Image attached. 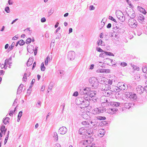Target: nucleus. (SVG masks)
<instances>
[{
  "label": "nucleus",
  "mask_w": 147,
  "mask_h": 147,
  "mask_svg": "<svg viewBox=\"0 0 147 147\" xmlns=\"http://www.w3.org/2000/svg\"><path fill=\"white\" fill-rule=\"evenodd\" d=\"M107 95H104L100 97V102L102 106H111L117 107L120 106V103L115 102H112L110 101L109 98H108Z\"/></svg>",
  "instance_id": "nucleus-1"
},
{
  "label": "nucleus",
  "mask_w": 147,
  "mask_h": 147,
  "mask_svg": "<svg viewBox=\"0 0 147 147\" xmlns=\"http://www.w3.org/2000/svg\"><path fill=\"white\" fill-rule=\"evenodd\" d=\"M76 103L77 105L80 104L83 105L84 107H83L84 110L86 109V107H88L90 104V102L88 100L87 97H84V96H81L78 97L76 100Z\"/></svg>",
  "instance_id": "nucleus-2"
},
{
  "label": "nucleus",
  "mask_w": 147,
  "mask_h": 147,
  "mask_svg": "<svg viewBox=\"0 0 147 147\" xmlns=\"http://www.w3.org/2000/svg\"><path fill=\"white\" fill-rule=\"evenodd\" d=\"M101 90L104 95L107 96H111L113 95V91L110 90L111 86L107 84L103 85L101 88Z\"/></svg>",
  "instance_id": "nucleus-3"
},
{
  "label": "nucleus",
  "mask_w": 147,
  "mask_h": 147,
  "mask_svg": "<svg viewBox=\"0 0 147 147\" xmlns=\"http://www.w3.org/2000/svg\"><path fill=\"white\" fill-rule=\"evenodd\" d=\"M93 138L92 137H88L81 141V143L84 145H87V146L92 145V147H94L95 144H92L93 141Z\"/></svg>",
  "instance_id": "nucleus-4"
},
{
  "label": "nucleus",
  "mask_w": 147,
  "mask_h": 147,
  "mask_svg": "<svg viewBox=\"0 0 147 147\" xmlns=\"http://www.w3.org/2000/svg\"><path fill=\"white\" fill-rule=\"evenodd\" d=\"M125 95L127 98L132 101H135L137 99L136 95L134 93L126 92Z\"/></svg>",
  "instance_id": "nucleus-5"
},
{
  "label": "nucleus",
  "mask_w": 147,
  "mask_h": 147,
  "mask_svg": "<svg viewBox=\"0 0 147 147\" xmlns=\"http://www.w3.org/2000/svg\"><path fill=\"white\" fill-rule=\"evenodd\" d=\"M89 81L92 88H96L99 85L97 78L95 77H92L89 79Z\"/></svg>",
  "instance_id": "nucleus-6"
},
{
  "label": "nucleus",
  "mask_w": 147,
  "mask_h": 147,
  "mask_svg": "<svg viewBox=\"0 0 147 147\" xmlns=\"http://www.w3.org/2000/svg\"><path fill=\"white\" fill-rule=\"evenodd\" d=\"M116 14L118 18L121 22H123L125 20V17L123 13L120 11L117 10L116 12Z\"/></svg>",
  "instance_id": "nucleus-7"
},
{
  "label": "nucleus",
  "mask_w": 147,
  "mask_h": 147,
  "mask_svg": "<svg viewBox=\"0 0 147 147\" xmlns=\"http://www.w3.org/2000/svg\"><path fill=\"white\" fill-rule=\"evenodd\" d=\"M128 24L130 27L133 28H136L137 25L136 20L134 19H129L128 21Z\"/></svg>",
  "instance_id": "nucleus-8"
},
{
  "label": "nucleus",
  "mask_w": 147,
  "mask_h": 147,
  "mask_svg": "<svg viewBox=\"0 0 147 147\" xmlns=\"http://www.w3.org/2000/svg\"><path fill=\"white\" fill-rule=\"evenodd\" d=\"M83 109L81 110V111L82 112L81 113H80L82 117L85 119H88L90 118V116L89 115L90 112H85L83 111Z\"/></svg>",
  "instance_id": "nucleus-9"
},
{
  "label": "nucleus",
  "mask_w": 147,
  "mask_h": 147,
  "mask_svg": "<svg viewBox=\"0 0 147 147\" xmlns=\"http://www.w3.org/2000/svg\"><path fill=\"white\" fill-rule=\"evenodd\" d=\"M104 109L102 107H99L94 109L92 110V112L94 114H98L104 112Z\"/></svg>",
  "instance_id": "nucleus-10"
},
{
  "label": "nucleus",
  "mask_w": 147,
  "mask_h": 147,
  "mask_svg": "<svg viewBox=\"0 0 147 147\" xmlns=\"http://www.w3.org/2000/svg\"><path fill=\"white\" fill-rule=\"evenodd\" d=\"M75 53L73 51H71L68 52L67 55V58L69 60H74L75 57Z\"/></svg>",
  "instance_id": "nucleus-11"
},
{
  "label": "nucleus",
  "mask_w": 147,
  "mask_h": 147,
  "mask_svg": "<svg viewBox=\"0 0 147 147\" xmlns=\"http://www.w3.org/2000/svg\"><path fill=\"white\" fill-rule=\"evenodd\" d=\"M89 88H82L80 90V94L81 96H84L85 94L87 95L88 92H89Z\"/></svg>",
  "instance_id": "nucleus-12"
},
{
  "label": "nucleus",
  "mask_w": 147,
  "mask_h": 147,
  "mask_svg": "<svg viewBox=\"0 0 147 147\" xmlns=\"http://www.w3.org/2000/svg\"><path fill=\"white\" fill-rule=\"evenodd\" d=\"M117 111V109L115 108H109L107 109L106 110V112L107 113L111 115H113L115 114Z\"/></svg>",
  "instance_id": "nucleus-13"
},
{
  "label": "nucleus",
  "mask_w": 147,
  "mask_h": 147,
  "mask_svg": "<svg viewBox=\"0 0 147 147\" xmlns=\"http://www.w3.org/2000/svg\"><path fill=\"white\" fill-rule=\"evenodd\" d=\"M67 131V129L65 127H60L58 130V133L60 134L63 135L66 134Z\"/></svg>",
  "instance_id": "nucleus-14"
},
{
  "label": "nucleus",
  "mask_w": 147,
  "mask_h": 147,
  "mask_svg": "<svg viewBox=\"0 0 147 147\" xmlns=\"http://www.w3.org/2000/svg\"><path fill=\"white\" fill-rule=\"evenodd\" d=\"M104 61L106 64L109 65H115V64L112 63L113 62V60L111 59L107 58L105 59H104Z\"/></svg>",
  "instance_id": "nucleus-15"
},
{
  "label": "nucleus",
  "mask_w": 147,
  "mask_h": 147,
  "mask_svg": "<svg viewBox=\"0 0 147 147\" xmlns=\"http://www.w3.org/2000/svg\"><path fill=\"white\" fill-rule=\"evenodd\" d=\"M120 33L114 31L111 34L112 38L114 40L117 39L119 37V34Z\"/></svg>",
  "instance_id": "nucleus-16"
},
{
  "label": "nucleus",
  "mask_w": 147,
  "mask_h": 147,
  "mask_svg": "<svg viewBox=\"0 0 147 147\" xmlns=\"http://www.w3.org/2000/svg\"><path fill=\"white\" fill-rule=\"evenodd\" d=\"M136 90L138 93L141 94L144 91V88L141 86H139L137 88Z\"/></svg>",
  "instance_id": "nucleus-17"
},
{
  "label": "nucleus",
  "mask_w": 147,
  "mask_h": 147,
  "mask_svg": "<svg viewBox=\"0 0 147 147\" xmlns=\"http://www.w3.org/2000/svg\"><path fill=\"white\" fill-rule=\"evenodd\" d=\"M127 16L130 18V19H134L136 16L134 11L132 10H131L129 12L127 13Z\"/></svg>",
  "instance_id": "nucleus-18"
},
{
  "label": "nucleus",
  "mask_w": 147,
  "mask_h": 147,
  "mask_svg": "<svg viewBox=\"0 0 147 147\" xmlns=\"http://www.w3.org/2000/svg\"><path fill=\"white\" fill-rule=\"evenodd\" d=\"M86 127H82L79 130V133L81 135H84L85 134L87 131Z\"/></svg>",
  "instance_id": "nucleus-19"
},
{
  "label": "nucleus",
  "mask_w": 147,
  "mask_h": 147,
  "mask_svg": "<svg viewBox=\"0 0 147 147\" xmlns=\"http://www.w3.org/2000/svg\"><path fill=\"white\" fill-rule=\"evenodd\" d=\"M96 93V92L93 91H90V89L89 90L87 95H89L91 98L95 96Z\"/></svg>",
  "instance_id": "nucleus-20"
},
{
  "label": "nucleus",
  "mask_w": 147,
  "mask_h": 147,
  "mask_svg": "<svg viewBox=\"0 0 147 147\" xmlns=\"http://www.w3.org/2000/svg\"><path fill=\"white\" fill-rule=\"evenodd\" d=\"M27 49L29 53H32L34 51V47L32 45H28L27 47Z\"/></svg>",
  "instance_id": "nucleus-21"
},
{
  "label": "nucleus",
  "mask_w": 147,
  "mask_h": 147,
  "mask_svg": "<svg viewBox=\"0 0 147 147\" xmlns=\"http://www.w3.org/2000/svg\"><path fill=\"white\" fill-rule=\"evenodd\" d=\"M97 44L98 45L101 46H105V43L100 39H99L97 42Z\"/></svg>",
  "instance_id": "nucleus-22"
},
{
  "label": "nucleus",
  "mask_w": 147,
  "mask_h": 147,
  "mask_svg": "<svg viewBox=\"0 0 147 147\" xmlns=\"http://www.w3.org/2000/svg\"><path fill=\"white\" fill-rule=\"evenodd\" d=\"M106 53V51H104V52L101 53L99 55V57H100L103 58L105 59L107 58V54Z\"/></svg>",
  "instance_id": "nucleus-23"
},
{
  "label": "nucleus",
  "mask_w": 147,
  "mask_h": 147,
  "mask_svg": "<svg viewBox=\"0 0 147 147\" xmlns=\"http://www.w3.org/2000/svg\"><path fill=\"white\" fill-rule=\"evenodd\" d=\"M23 86V85L22 84H21L19 86V87L17 91V94H20L21 92L22 91V88Z\"/></svg>",
  "instance_id": "nucleus-24"
},
{
  "label": "nucleus",
  "mask_w": 147,
  "mask_h": 147,
  "mask_svg": "<svg viewBox=\"0 0 147 147\" xmlns=\"http://www.w3.org/2000/svg\"><path fill=\"white\" fill-rule=\"evenodd\" d=\"M33 61V59L32 57L29 58L27 63V66H30L32 64Z\"/></svg>",
  "instance_id": "nucleus-25"
},
{
  "label": "nucleus",
  "mask_w": 147,
  "mask_h": 147,
  "mask_svg": "<svg viewBox=\"0 0 147 147\" xmlns=\"http://www.w3.org/2000/svg\"><path fill=\"white\" fill-rule=\"evenodd\" d=\"M121 29L120 28H119V27L116 26L115 27H114L113 28V30L114 31H115L117 32H118V33H120V30H121Z\"/></svg>",
  "instance_id": "nucleus-26"
},
{
  "label": "nucleus",
  "mask_w": 147,
  "mask_h": 147,
  "mask_svg": "<svg viewBox=\"0 0 147 147\" xmlns=\"http://www.w3.org/2000/svg\"><path fill=\"white\" fill-rule=\"evenodd\" d=\"M132 105V104L131 103H126L125 104L124 107L125 108L129 109L131 107Z\"/></svg>",
  "instance_id": "nucleus-27"
},
{
  "label": "nucleus",
  "mask_w": 147,
  "mask_h": 147,
  "mask_svg": "<svg viewBox=\"0 0 147 147\" xmlns=\"http://www.w3.org/2000/svg\"><path fill=\"white\" fill-rule=\"evenodd\" d=\"M123 85L121 86L119 88L120 89V90H124L126 89H127V85L126 84H124V83L123 84Z\"/></svg>",
  "instance_id": "nucleus-28"
},
{
  "label": "nucleus",
  "mask_w": 147,
  "mask_h": 147,
  "mask_svg": "<svg viewBox=\"0 0 147 147\" xmlns=\"http://www.w3.org/2000/svg\"><path fill=\"white\" fill-rule=\"evenodd\" d=\"M53 137L54 138V140L57 141L58 140V136L56 132H54L53 134Z\"/></svg>",
  "instance_id": "nucleus-29"
},
{
  "label": "nucleus",
  "mask_w": 147,
  "mask_h": 147,
  "mask_svg": "<svg viewBox=\"0 0 147 147\" xmlns=\"http://www.w3.org/2000/svg\"><path fill=\"white\" fill-rule=\"evenodd\" d=\"M105 131L104 129H100L98 131V133L99 134L101 135L102 136L104 135L105 134Z\"/></svg>",
  "instance_id": "nucleus-30"
},
{
  "label": "nucleus",
  "mask_w": 147,
  "mask_h": 147,
  "mask_svg": "<svg viewBox=\"0 0 147 147\" xmlns=\"http://www.w3.org/2000/svg\"><path fill=\"white\" fill-rule=\"evenodd\" d=\"M82 124L84 126H88L90 125V126H91V125L90 124V123L89 122H88V121H84L82 122Z\"/></svg>",
  "instance_id": "nucleus-31"
},
{
  "label": "nucleus",
  "mask_w": 147,
  "mask_h": 147,
  "mask_svg": "<svg viewBox=\"0 0 147 147\" xmlns=\"http://www.w3.org/2000/svg\"><path fill=\"white\" fill-rule=\"evenodd\" d=\"M57 72L59 74V75L61 78H62L64 75V71L63 70H59L57 71Z\"/></svg>",
  "instance_id": "nucleus-32"
},
{
  "label": "nucleus",
  "mask_w": 147,
  "mask_h": 147,
  "mask_svg": "<svg viewBox=\"0 0 147 147\" xmlns=\"http://www.w3.org/2000/svg\"><path fill=\"white\" fill-rule=\"evenodd\" d=\"M107 81L106 82L109 85H111L112 84L113 82L114 81L115 82V80H113L107 79Z\"/></svg>",
  "instance_id": "nucleus-33"
},
{
  "label": "nucleus",
  "mask_w": 147,
  "mask_h": 147,
  "mask_svg": "<svg viewBox=\"0 0 147 147\" xmlns=\"http://www.w3.org/2000/svg\"><path fill=\"white\" fill-rule=\"evenodd\" d=\"M138 8L139 9H140V11L141 12H142L144 14H146V11L144 8H142L141 7H138Z\"/></svg>",
  "instance_id": "nucleus-34"
},
{
  "label": "nucleus",
  "mask_w": 147,
  "mask_h": 147,
  "mask_svg": "<svg viewBox=\"0 0 147 147\" xmlns=\"http://www.w3.org/2000/svg\"><path fill=\"white\" fill-rule=\"evenodd\" d=\"M96 64L98 66L102 67L104 66V63L100 61H98L96 63Z\"/></svg>",
  "instance_id": "nucleus-35"
},
{
  "label": "nucleus",
  "mask_w": 147,
  "mask_h": 147,
  "mask_svg": "<svg viewBox=\"0 0 147 147\" xmlns=\"http://www.w3.org/2000/svg\"><path fill=\"white\" fill-rule=\"evenodd\" d=\"M138 19L142 21L144 20V16L142 14H140L138 17Z\"/></svg>",
  "instance_id": "nucleus-36"
},
{
  "label": "nucleus",
  "mask_w": 147,
  "mask_h": 147,
  "mask_svg": "<svg viewBox=\"0 0 147 147\" xmlns=\"http://www.w3.org/2000/svg\"><path fill=\"white\" fill-rule=\"evenodd\" d=\"M86 133L89 135H91L93 133V131L92 130H91L90 129H87L86 131Z\"/></svg>",
  "instance_id": "nucleus-37"
},
{
  "label": "nucleus",
  "mask_w": 147,
  "mask_h": 147,
  "mask_svg": "<svg viewBox=\"0 0 147 147\" xmlns=\"http://www.w3.org/2000/svg\"><path fill=\"white\" fill-rule=\"evenodd\" d=\"M114 87V92H119L120 90V89L119 88V87L118 86H115Z\"/></svg>",
  "instance_id": "nucleus-38"
},
{
  "label": "nucleus",
  "mask_w": 147,
  "mask_h": 147,
  "mask_svg": "<svg viewBox=\"0 0 147 147\" xmlns=\"http://www.w3.org/2000/svg\"><path fill=\"white\" fill-rule=\"evenodd\" d=\"M54 12V9L51 8L50 10H49L48 13V16H49L51 15Z\"/></svg>",
  "instance_id": "nucleus-39"
},
{
  "label": "nucleus",
  "mask_w": 147,
  "mask_h": 147,
  "mask_svg": "<svg viewBox=\"0 0 147 147\" xmlns=\"http://www.w3.org/2000/svg\"><path fill=\"white\" fill-rule=\"evenodd\" d=\"M41 71H44L45 69V67L44 66V63L43 62L42 63L40 66Z\"/></svg>",
  "instance_id": "nucleus-40"
},
{
  "label": "nucleus",
  "mask_w": 147,
  "mask_h": 147,
  "mask_svg": "<svg viewBox=\"0 0 147 147\" xmlns=\"http://www.w3.org/2000/svg\"><path fill=\"white\" fill-rule=\"evenodd\" d=\"M15 43L14 42H13L12 43L11 45L9 46L8 49V50L9 51L12 50L13 49V47L15 45Z\"/></svg>",
  "instance_id": "nucleus-41"
},
{
  "label": "nucleus",
  "mask_w": 147,
  "mask_h": 147,
  "mask_svg": "<svg viewBox=\"0 0 147 147\" xmlns=\"http://www.w3.org/2000/svg\"><path fill=\"white\" fill-rule=\"evenodd\" d=\"M9 119V117H6L5 119H4L3 121V123L5 124H6L8 123V121Z\"/></svg>",
  "instance_id": "nucleus-42"
},
{
  "label": "nucleus",
  "mask_w": 147,
  "mask_h": 147,
  "mask_svg": "<svg viewBox=\"0 0 147 147\" xmlns=\"http://www.w3.org/2000/svg\"><path fill=\"white\" fill-rule=\"evenodd\" d=\"M142 70L143 72L147 73V66H144L142 67Z\"/></svg>",
  "instance_id": "nucleus-43"
},
{
  "label": "nucleus",
  "mask_w": 147,
  "mask_h": 147,
  "mask_svg": "<svg viewBox=\"0 0 147 147\" xmlns=\"http://www.w3.org/2000/svg\"><path fill=\"white\" fill-rule=\"evenodd\" d=\"M18 43L19 44L20 46L23 45L25 44V42L24 41L22 40H21L18 41Z\"/></svg>",
  "instance_id": "nucleus-44"
},
{
  "label": "nucleus",
  "mask_w": 147,
  "mask_h": 147,
  "mask_svg": "<svg viewBox=\"0 0 147 147\" xmlns=\"http://www.w3.org/2000/svg\"><path fill=\"white\" fill-rule=\"evenodd\" d=\"M5 128V126L4 125H2L1 128L0 130L2 132H3L4 131V132H5L6 130H7V129H6L5 130H4Z\"/></svg>",
  "instance_id": "nucleus-45"
},
{
  "label": "nucleus",
  "mask_w": 147,
  "mask_h": 147,
  "mask_svg": "<svg viewBox=\"0 0 147 147\" xmlns=\"http://www.w3.org/2000/svg\"><path fill=\"white\" fill-rule=\"evenodd\" d=\"M7 60H8V61H7L8 63V64L9 65V66H11V64L12 63L11 57H10L8 59H7Z\"/></svg>",
  "instance_id": "nucleus-46"
},
{
  "label": "nucleus",
  "mask_w": 147,
  "mask_h": 147,
  "mask_svg": "<svg viewBox=\"0 0 147 147\" xmlns=\"http://www.w3.org/2000/svg\"><path fill=\"white\" fill-rule=\"evenodd\" d=\"M120 65L123 67H124L126 66L127 65V64L126 63L123 62L121 63Z\"/></svg>",
  "instance_id": "nucleus-47"
},
{
  "label": "nucleus",
  "mask_w": 147,
  "mask_h": 147,
  "mask_svg": "<svg viewBox=\"0 0 147 147\" xmlns=\"http://www.w3.org/2000/svg\"><path fill=\"white\" fill-rule=\"evenodd\" d=\"M49 57L48 56L46 58L45 60V65H48L49 62Z\"/></svg>",
  "instance_id": "nucleus-48"
},
{
  "label": "nucleus",
  "mask_w": 147,
  "mask_h": 147,
  "mask_svg": "<svg viewBox=\"0 0 147 147\" xmlns=\"http://www.w3.org/2000/svg\"><path fill=\"white\" fill-rule=\"evenodd\" d=\"M96 50H97L98 52H100L101 53L104 52V51L100 48L98 47L96 48Z\"/></svg>",
  "instance_id": "nucleus-49"
},
{
  "label": "nucleus",
  "mask_w": 147,
  "mask_h": 147,
  "mask_svg": "<svg viewBox=\"0 0 147 147\" xmlns=\"http://www.w3.org/2000/svg\"><path fill=\"white\" fill-rule=\"evenodd\" d=\"M106 53L107 54V56L108 55L110 56H114V55L112 53L110 52H107L106 51Z\"/></svg>",
  "instance_id": "nucleus-50"
},
{
  "label": "nucleus",
  "mask_w": 147,
  "mask_h": 147,
  "mask_svg": "<svg viewBox=\"0 0 147 147\" xmlns=\"http://www.w3.org/2000/svg\"><path fill=\"white\" fill-rule=\"evenodd\" d=\"M97 119L99 120H105L106 119V117H105L99 116Z\"/></svg>",
  "instance_id": "nucleus-51"
},
{
  "label": "nucleus",
  "mask_w": 147,
  "mask_h": 147,
  "mask_svg": "<svg viewBox=\"0 0 147 147\" xmlns=\"http://www.w3.org/2000/svg\"><path fill=\"white\" fill-rule=\"evenodd\" d=\"M31 41V39L30 38H28L26 41V43L27 44H28L30 43Z\"/></svg>",
  "instance_id": "nucleus-52"
},
{
  "label": "nucleus",
  "mask_w": 147,
  "mask_h": 147,
  "mask_svg": "<svg viewBox=\"0 0 147 147\" xmlns=\"http://www.w3.org/2000/svg\"><path fill=\"white\" fill-rule=\"evenodd\" d=\"M0 67H1V69H3L4 68V69H6L7 67V66H6L5 65L3 64H0Z\"/></svg>",
  "instance_id": "nucleus-53"
},
{
  "label": "nucleus",
  "mask_w": 147,
  "mask_h": 147,
  "mask_svg": "<svg viewBox=\"0 0 147 147\" xmlns=\"http://www.w3.org/2000/svg\"><path fill=\"white\" fill-rule=\"evenodd\" d=\"M5 10L7 13L10 12V9L9 7L7 6L5 8Z\"/></svg>",
  "instance_id": "nucleus-54"
},
{
  "label": "nucleus",
  "mask_w": 147,
  "mask_h": 147,
  "mask_svg": "<svg viewBox=\"0 0 147 147\" xmlns=\"http://www.w3.org/2000/svg\"><path fill=\"white\" fill-rule=\"evenodd\" d=\"M26 76H27V74L26 73H25L24 74V76L23 77V81L24 82H26Z\"/></svg>",
  "instance_id": "nucleus-55"
},
{
  "label": "nucleus",
  "mask_w": 147,
  "mask_h": 147,
  "mask_svg": "<svg viewBox=\"0 0 147 147\" xmlns=\"http://www.w3.org/2000/svg\"><path fill=\"white\" fill-rule=\"evenodd\" d=\"M109 19L115 22H116V20L111 16H109Z\"/></svg>",
  "instance_id": "nucleus-56"
},
{
  "label": "nucleus",
  "mask_w": 147,
  "mask_h": 147,
  "mask_svg": "<svg viewBox=\"0 0 147 147\" xmlns=\"http://www.w3.org/2000/svg\"><path fill=\"white\" fill-rule=\"evenodd\" d=\"M78 94H79V93H78V92L76 91L73 93V96L76 97L78 96Z\"/></svg>",
  "instance_id": "nucleus-57"
},
{
  "label": "nucleus",
  "mask_w": 147,
  "mask_h": 147,
  "mask_svg": "<svg viewBox=\"0 0 147 147\" xmlns=\"http://www.w3.org/2000/svg\"><path fill=\"white\" fill-rule=\"evenodd\" d=\"M92 100L94 102H95L96 101H97V97L96 96H94L93 97H92Z\"/></svg>",
  "instance_id": "nucleus-58"
},
{
  "label": "nucleus",
  "mask_w": 147,
  "mask_h": 147,
  "mask_svg": "<svg viewBox=\"0 0 147 147\" xmlns=\"http://www.w3.org/2000/svg\"><path fill=\"white\" fill-rule=\"evenodd\" d=\"M104 70V73H109L110 72V70L109 69H103Z\"/></svg>",
  "instance_id": "nucleus-59"
},
{
  "label": "nucleus",
  "mask_w": 147,
  "mask_h": 147,
  "mask_svg": "<svg viewBox=\"0 0 147 147\" xmlns=\"http://www.w3.org/2000/svg\"><path fill=\"white\" fill-rule=\"evenodd\" d=\"M95 9V7L93 5H90L89 7V9L90 10H94Z\"/></svg>",
  "instance_id": "nucleus-60"
},
{
  "label": "nucleus",
  "mask_w": 147,
  "mask_h": 147,
  "mask_svg": "<svg viewBox=\"0 0 147 147\" xmlns=\"http://www.w3.org/2000/svg\"><path fill=\"white\" fill-rule=\"evenodd\" d=\"M123 82H119L117 84V86H118L119 88H120L121 86H122L123 85Z\"/></svg>",
  "instance_id": "nucleus-61"
},
{
  "label": "nucleus",
  "mask_w": 147,
  "mask_h": 147,
  "mask_svg": "<svg viewBox=\"0 0 147 147\" xmlns=\"http://www.w3.org/2000/svg\"><path fill=\"white\" fill-rule=\"evenodd\" d=\"M41 21L42 22H44L46 21V19L45 18H43L41 19Z\"/></svg>",
  "instance_id": "nucleus-62"
},
{
  "label": "nucleus",
  "mask_w": 147,
  "mask_h": 147,
  "mask_svg": "<svg viewBox=\"0 0 147 147\" xmlns=\"http://www.w3.org/2000/svg\"><path fill=\"white\" fill-rule=\"evenodd\" d=\"M41 102L40 101L38 102V104L36 105V106L38 108H40L41 106Z\"/></svg>",
  "instance_id": "nucleus-63"
},
{
  "label": "nucleus",
  "mask_w": 147,
  "mask_h": 147,
  "mask_svg": "<svg viewBox=\"0 0 147 147\" xmlns=\"http://www.w3.org/2000/svg\"><path fill=\"white\" fill-rule=\"evenodd\" d=\"M38 48V47H36V48L35 49L34 51V54L35 55H36L37 53V49Z\"/></svg>",
  "instance_id": "nucleus-64"
}]
</instances>
